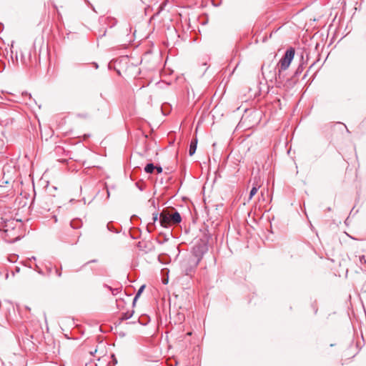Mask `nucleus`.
Returning <instances> with one entry per match:
<instances>
[{"label": "nucleus", "mask_w": 366, "mask_h": 366, "mask_svg": "<svg viewBox=\"0 0 366 366\" xmlns=\"http://www.w3.org/2000/svg\"><path fill=\"white\" fill-rule=\"evenodd\" d=\"M295 56V49L292 47H290L288 49L284 56L280 60L278 66V71L277 72L275 71L274 74V76L275 77L276 83L277 84H280L281 82V72L282 71L286 70L290 66L292 60L293 59Z\"/></svg>", "instance_id": "obj_1"}, {"label": "nucleus", "mask_w": 366, "mask_h": 366, "mask_svg": "<svg viewBox=\"0 0 366 366\" xmlns=\"http://www.w3.org/2000/svg\"><path fill=\"white\" fill-rule=\"evenodd\" d=\"M199 259H192L189 257H185L181 262V270L183 274L187 276H192L198 266Z\"/></svg>", "instance_id": "obj_2"}, {"label": "nucleus", "mask_w": 366, "mask_h": 366, "mask_svg": "<svg viewBox=\"0 0 366 366\" xmlns=\"http://www.w3.org/2000/svg\"><path fill=\"white\" fill-rule=\"evenodd\" d=\"M205 252L204 246L199 244L194 247L192 249V253L189 257L192 259H199V262H200L201 259H202L203 254Z\"/></svg>", "instance_id": "obj_3"}, {"label": "nucleus", "mask_w": 366, "mask_h": 366, "mask_svg": "<svg viewBox=\"0 0 366 366\" xmlns=\"http://www.w3.org/2000/svg\"><path fill=\"white\" fill-rule=\"evenodd\" d=\"M159 222L162 227H167L170 224H172L171 214L163 211L159 216Z\"/></svg>", "instance_id": "obj_4"}, {"label": "nucleus", "mask_w": 366, "mask_h": 366, "mask_svg": "<svg viewBox=\"0 0 366 366\" xmlns=\"http://www.w3.org/2000/svg\"><path fill=\"white\" fill-rule=\"evenodd\" d=\"M51 198L50 197H45L41 202V212H49L51 209Z\"/></svg>", "instance_id": "obj_5"}, {"label": "nucleus", "mask_w": 366, "mask_h": 366, "mask_svg": "<svg viewBox=\"0 0 366 366\" xmlns=\"http://www.w3.org/2000/svg\"><path fill=\"white\" fill-rule=\"evenodd\" d=\"M197 139L194 138L192 139L190 144H189V154L190 156H192L197 149Z\"/></svg>", "instance_id": "obj_6"}, {"label": "nucleus", "mask_w": 366, "mask_h": 366, "mask_svg": "<svg viewBox=\"0 0 366 366\" xmlns=\"http://www.w3.org/2000/svg\"><path fill=\"white\" fill-rule=\"evenodd\" d=\"M182 221V217L178 212H175L173 214H171V222L172 224H178Z\"/></svg>", "instance_id": "obj_7"}, {"label": "nucleus", "mask_w": 366, "mask_h": 366, "mask_svg": "<svg viewBox=\"0 0 366 366\" xmlns=\"http://www.w3.org/2000/svg\"><path fill=\"white\" fill-rule=\"evenodd\" d=\"M134 310L127 311L126 312H124L122 314V316L120 317V320H127L131 318L133 316Z\"/></svg>", "instance_id": "obj_8"}, {"label": "nucleus", "mask_w": 366, "mask_h": 366, "mask_svg": "<svg viewBox=\"0 0 366 366\" xmlns=\"http://www.w3.org/2000/svg\"><path fill=\"white\" fill-rule=\"evenodd\" d=\"M155 166L152 163L147 164L144 167V171L147 173L151 174L154 172Z\"/></svg>", "instance_id": "obj_9"}, {"label": "nucleus", "mask_w": 366, "mask_h": 366, "mask_svg": "<svg viewBox=\"0 0 366 366\" xmlns=\"http://www.w3.org/2000/svg\"><path fill=\"white\" fill-rule=\"evenodd\" d=\"M18 221H14V219L12 220H7L6 222H5V225H4V231L5 232H7L9 230V227H12L13 224L15 223V222H17Z\"/></svg>", "instance_id": "obj_10"}, {"label": "nucleus", "mask_w": 366, "mask_h": 366, "mask_svg": "<svg viewBox=\"0 0 366 366\" xmlns=\"http://www.w3.org/2000/svg\"><path fill=\"white\" fill-rule=\"evenodd\" d=\"M258 189H259V186H257V185L254 186L252 188V189L250 190V192H249V200L252 199V198L256 194V193L258 191Z\"/></svg>", "instance_id": "obj_11"}, {"label": "nucleus", "mask_w": 366, "mask_h": 366, "mask_svg": "<svg viewBox=\"0 0 366 366\" xmlns=\"http://www.w3.org/2000/svg\"><path fill=\"white\" fill-rule=\"evenodd\" d=\"M145 286L144 285H142L140 287V288L139 289V290L137 291L134 298V301H133V304L134 305L135 304V302L136 300H137V298L140 296L141 293L142 292V291L144 290Z\"/></svg>", "instance_id": "obj_12"}, {"label": "nucleus", "mask_w": 366, "mask_h": 366, "mask_svg": "<svg viewBox=\"0 0 366 366\" xmlns=\"http://www.w3.org/2000/svg\"><path fill=\"white\" fill-rule=\"evenodd\" d=\"M360 262L362 263V264H366V254L365 255H362L360 257Z\"/></svg>", "instance_id": "obj_13"}, {"label": "nucleus", "mask_w": 366, "mask_h": 366, "mask_svg": "<svg viewBox=\"0 0 366 366\" xmlns=\"http://www.w3.org/2000/svg\"><path fill=\"white\" fill-rule=\"evenodd\" d=\"M157 172V173L160 174L162 172V168L161 167H155V169Z\"/></svg>", "instance_id": "obj_14"}, {"label": "nucleus", "mask_w": 366, "mask_h": 366, "mask_svg": "<svg viewBox=\"0 0 366 366\" xmlns=\"http://www.w3.org/2000/svg\"><path fill=\"white\" fill-rule=\"evenodd\" d=\"M109 289H110V290H112V294H113L114 295H117V294L118 293V292H119V289L112 290V288H111V287H109Z\"/></svg>", "instance_id": "obj_15"}, {"label": "nucleus", "mask_w": 366, "mask_h": 366, "mask_svg": "<svg viewBox=\"0 0 366 366\" xmlns=\"http://www.w3.org/2000/svg\"><path fill=\"white\" fill-rule=\"evenodd\" d=\"M56 274L58 277H61V270H59V269H56Z\"/></svg>", "instance_id": "obj_16"}, {"label": "nucleus", "mask_w": 366, "mask_h": 366, "mask_svg": "<svg viewBox=\"0 0 366 366\" xmlns=\"http://www.w3.org/2000/svg\"><path fill=\"white\" fill-rule=\"evenodd\" d=\"M157 219H158V214H153V220H154V222H156Z\"/></svg>", "instance_id": "obj_17"}, {"label": "nucleus", "mask_w": 366, "mask_h": 366, "mask_svg": "<svg viewBox=\"0 0 366 366\" xmlns=\"http://www.w3.org/2000/svg\"><path fill=\"white\" fill-rule=\"evenodd\" d=\"M78 117H82V118H86L88 117L87 114H78Z\"/></svg>", "instance_id": "obj_18"}, {"label": "nucleus", "mask_w": 366, "mask_h": 366, "mask_svg": "<svg viewBox=\"0 0 366 366\" xmlns=\"http://www.w3.org/2000/svg\"><path fill=\"white\" fill-rule=\"evenodd\" d=\"M70 224H71V227H73V228H78L79 227V226H75L74 225V221L71 222Z\"/></svg>", "instance_id": "obj_19"}, {"label": "nucleus", "mask_w": 366, "mask_h": 366, "mask_svg": "<svg viewBox=\"0 0 366 366\" xmlns=\"http://www.w3.org/2000/svg\"><path fill=\"white\" fill-rule=\"evenodd\" d=\"M264 69H265V65L264 64L262 66V71L263 75L264 74Z\"/></svg>", "instance_id": "obj_20"}, {"label": "nucleus", "mask_w": 366, "mask_h": 366, "mask_svg": "<svg viewBox=\"0 0 366 366\" xmlns=\"http://www.w3.org/2000/svg\"><path fill=\"white\" fill-rule=\"evenodd\" d=\"M96 262V260H95V259H93V260H92V261L88 262L86 264H89V263H90V262Z\"/></svg>", "instance_id": "obj_21"}, {"label": "nucleus", "mask_w": 366, "mask_h": 366, "mask_svg": "<svg viewBox=\"0 0 366 366\" xmlns=\"http://www.w3.org/2000/svg\"><path fill=\"white\" fill-rule=\"evenodd\" d=\"M54 222H57V218L56 216H54Z\"/></svg>", "instance_id": "obj_22"}, {"label": "nucleus", "mask_w": 366, "mask_h": 366, "mask_svg": "<svg viewBox=\"0 0 366 366\" xmlns=\"http://www.w3.org/2000/svg\"><path fill=\"white\" fill-rule=\"evenodd\" d=\"M94 66H95L96 68H98V64H97V63H94Z\"/></svg>", "instance_id": "obj_23"}]
</instances>
